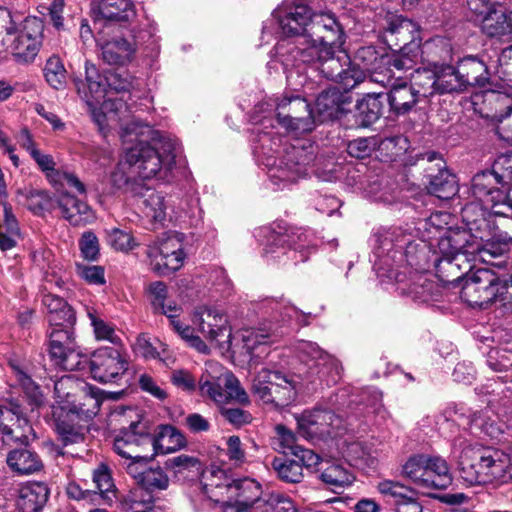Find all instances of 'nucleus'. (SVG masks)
I'll list each match as a JSON object with an SVG mask.
<instances>
[{
	"mask_svg": "<svg viewBox=\"0 0 512 512\" xmlns=\"http://www.w3.org/2000/svg\"><path fill=\"white\" fill-rule=\"evenodd\" d=\"M185 437L173 426H161L156 436H151V444L155 454L174 452L185 445Z\"/></svg>",
	"mask_w": 512,
	"mask_h": 512,
	"instance_id": "45",
	"label": "nucleus"
},
{
	"mask_svg": "<svg viewBox=\"0 0 512 512\" xmlns=\"http://www.w3.org/2000/svg\"><path fill=\"white\" fill-rule=\"evenodd\" d=\"M146 254L151 269L161 276H166L179 270L186 258L182 238L177 233H168L150 244Z\"/></svg>",
	"mask_w": 512,
	"mask_h": 512,
	"instance_id": "18",
	"label": "nucleus"
},
{
	"mask_svg": "<svg viewBox=\"0 0 512 512\" xmlns=\"http://www.w3.org/2000/svg\"><path fill=\"white\" fill-rule=\"evenodd\" d=\"M368 81L390 89L387 100L390 110L396 115H405L411 112L422 100L408 83L406 76L383 70L374 72Z\"/></svg>",
	"mask_w": 512,
	"mask_h": 512,
	"instance_id": "19",
	"label": "nucleus"
},
{
	"mask_svg": "<svg viewBox=\"0 0 512 512\" xmlns=\"http://www.w3.org/2000/svg\"><path fill=\"white\" fill-rule=\"evenodd\" d=\"M50 495L43 482H28L19 487L15 500L17 512H41Z\"/></svg>",
	"mask_w": 512,
	"mask_h": 512,
	"instance_id": "34",
	"label": "nucleus"
},
{
	"mask_svg": "<svg viewBox=\"0 0 512 512\" xmlns=\"http://www.w3.org/2000/svg\"><path fill=\"white\" fill-rule=\"evenodd\" d=\"M487 365L495 372H507L512 366V355L498 349L488 353Z\"/></svg>",
	"mask_w": 512,
	"mask_h": 512,
	"instance_id": "64",
	"label": "nucleus"
},
{
	"mask_svg": "<svg viewBox=\"0 0 512 512\" xmlns=\"http://www.w3.org/2000/svg\"><path fill=\"white\" fill-rule=\"evenodd\" d=\"M294 351L299 359L312 367L318 368L317 374L327 385L339 381L342 375V365L333 355L322 350L317 343L299 340L294 344Z\"/></svg>",
	"mask_w": 512,
	"mask_h": 512,
	"instance_id": "21",
	"label": "nucleus"
},
{
	"mask_svg": "<svg viewBox=\"0 0 512 512\" xmlns=\"http://www.w3.org/2000/svg\"><path fill=\"white\" fill-rule=\"evenodd\" d=\"M199 390L203 396L209 397L219 407L221 415L232 425L242 426L252 420L249 412L226 404L237 402L248 404L249 397L240 386L238 379L217 362H207L205 372L199 380Z\"/></svg>",
	"mask_w": 512,
	"mask_h": 512,
	"instance_id": "8",
	"label": "nucleus"
},
{
	"mask_svg": "<svg viewBox=\"0 0 512 512\" xmlns=\"http://www.w3.org/2000/svg\"><path fill=\"white\" fill-rule=\"evenodd\" d=\"M226 456L234 466H241L246 462V451L238 436L233 435L227 438Z\"/></svg>",
	"mask_w": 512,
	"mask_h": 512,
	"instance_id": "62",
	"label": "nucleus"
},
{
	"mask_svg": "<svg viewBox=\"0 0 512 512\" xmlns=\"http://www.w3.org/2000/svg\"><path fill=\"white\" fill-rule=\"evenodd\" d=\"M276 328H269L268 331L263 329L246 330L243 334L244 348L247 353L253 357L260 358L268 353V344L273 341Z\"/></svg>",
	"mask_w": 512,
	"mask_h": 512,
	"instance_id": "47",
	"label": "nucleus"
},
{
	"mask_svg": "<svg viewBox=\"0 0 512 512\" xmlns=\"http://www.w3.org/2000/svg\"><path fill=\"white\" fill-rule=\"evenodd\" d=\"M481 16V29L486 36L503 41L512 40V19L502 5L493 6Z\"/></svg>",
	"mask_w": 512,
	"mask_h": 512,
	"instance_id": "36",
	"label": "nucleus"
},
{
	"mask_svg": "<svg viewBox=\"0 0 512 512\" xmlns=\"http://www.w3.org/2000/svg\"><path fill=\"white\" fill-rule=\"evenodd\" d=\"M307 37L299 38L303 47L315 42L320 47H342L345 43L344 31L331 12L312 13Z\"/></svg>",
	"mask_w": 512,
	"mask_h": 512,
	"instance_id": "22",
	"label": "nucleus"
},
{
	"mask_svg": "<svg viewBox=\"0 0 512 512\" xmlns=\"http://www.w3.org/2000/svg\"><path fill=\"white\" fill-rule=\"evenodd\" d=\"M203 493L208 501L219 505L223 511L228 502V491L226 489L232 486V479L227 471L219 466L211 465L202 475Z\"/></svg>",
	"mask_w": 512,
	"mask_h": 512,
	"instance_id": "31",
	"label": "nucleus"
},
{
	"mask_svg": "<svg viewBox=\"0 0 512 512\" xmlns=\"http://www.w3.org/2000/svg\"><path fill=\"white\" fill-rule=\"evenodd\" d=\"M168 483L169 479L160 467L147 468L144 473H142L138 482V484L150 492L166 489Z\"/></svg>",
	"mask_w": 512,
	"mask_h": 512,
	"instance_id": "54",
	"label": "nucleus"
},
{
	"mask_svg": "<svg viewBox=\"0 0 512 512\" xmlns=\"http://www.w3.org/2000/svg\"><path fill=\"white\" fill-rule=\"evenodd\" d=\"M312 11L306 0H283L271 13L262 29V38L266 36H275L279 38L275 45V56L277 55V47L282 42H293L303 47L299 43V38L307 37Z\"/></svg>",
	"mask_w": 512,
	"mask_h": 512,
	"instance_id": "13",
	"label": "nucleus"
},
{
	"mask_svg": "<svg viewBox=\"0 0 512 512\" xmlns=\"http://www.w3.org/2000/svg\"><path fill=\"white\" fill-rule=\"evenodd\" d=\"M111 25L100 28L96 43L101 49L103 60L110 65H124L129 62L135 52L133 44L123 38L108 39Z\"/></svg>",
	"mask_w": 512,
	"mask_h": 512,
	"instance_id": "28",
	"label": "nucleus"
},
{
	"mask_svg": "<svg viewBox=\"0 0 512 512\" xmlns=\"http://www.w3.org/2000/svg\"><path fill=\"white\" fill-rule=\"evenodd\" d=\"M259 309L261 310L263 317L267 316L276 322L282 321L285 323L296 321L297 323L306 324L304 320L307 315L284 299H263L259 302Z\"/></svg>",
	"mask_w": 512,
	"mask_h": 512,
	"instance_id": "40",
	"label": "nucleus"
},
{
	"mask_svg": "<svg viewBox=\"0 0 512 512\" xmlns=\"http://www.w3.org/2000/svg\"><path fill=\"white\" fill-rule=\"evenodd\" d=\"M128 366L129 357L121 347H100L90 357L91 376L100 383L117 382Z\"/></svg>",
	"mask_w": 512,
	"mask_h": 512,
	"instance_id": "20",
	"label": "nucleus"
},
{
	"mask_svg": "<svg viewBox=\"0 0 512 512\" xmlns=\"http://www.w3.org/2000/svg\"><path fill=\"white\" fill-rule=\"evenodd\" d=\"M383 57H388V55H379L373 46H363L357 50L355 60L359 61L364 69L369 72V75H366V80H369L371 75L379 68L381 58ZM372 83L367 81L363 84L368 87Z\"/></svg>",
	"mask_w": 512,
	"mask_h": 512,
	"instance_id": "53",
	"label": "nucleus"
},
{
	"mask_svg": "<svg viewBox=\"0 0 512 512\" xmlns=\"http://www.w3.org/2000/svg\"><path fill=\"white\" fill-rule=\"evenodd\" d=\"M277 55L287 71V84L294 91L307 84V77L300 70L301 64L311 65L324 78L340 84L346 92L367 82L364 70L351 62L342 47H320L315 42L300 47L293 42H282L277 47Z\"/></svg>",
	"mask_w": 512,
	"mask_h": 512,
	"instance_id": "4",
	"label": "nucleus"
},
{
	"mask_svg": "<svg viewBox=\"0 0 512 512\" xmlns=\"http://www.w3.org/2000/svg\"><path fill=\"white\" fill-rule=\"evenodd\" d=\"M271 465L278 478L284 482L299 483L303 479L302 465L296 459L276 457Z\"/></svg>",
	"mask_w": 512,
	"mask_h": 512,
	"instance_id": "50",
	"label": "nucleus"
},
{
	"mask_svg": "<svg viewBox=\"0 0 512 512\" xmlns=\"http://www.w3.org/2000/svg\"><path fill=\"white\" fill-rule=\"evenodd\" d=\"M437 72V94L452 93L464 90L465 84L460 78L457 67L451 65L432 64Z\"/></svg>",
	"mask_w": 512,
	"mask_h": 512,
	"instance_id": "48",
	"label": "nucleus"
},
{
	"mask_svg": "<svg viewBox=\"0 0 512 512\" xmlns=\"http://www.w3.org/2000/svg\"><path fill=\"white\" fill-rule=\"evenodd\" d=\"M382 92H368L356 105L355 122L360 127H369L375 123L382 111V103L379 100Z\"/></svg>",
	"mask_w": 512,
	"mask_h": 512,
	"instance_id": "43",
	"label": "nucleus"
},
{
	"mask_svg": "<svg viewBox=\"0 0 512 512\" xmlns=\"http://www.w3.org/2000/svg\"><path fill=\"white\" fill-rule=\"evenodd\" d=\"M476 257H479V259L482 261L479 255L471 256L473 259ZM492 259L493 258H490L488 261L483 260V262L488 263ZM469 260L470 256H467L466 258H461L459 261V273L462 274L459 280H455L454 282H442L447 284H459L463 281L460 291L461 299L471 307H483L484 305L493 302V297L495 295L493 294V284L496 280H498V274L490 268L483 267L476 269L468 275H465L466 271H470L472 268L469 264Z\"/></svg>",
	"mask_w": 512,
	"mask_h": 512,
	"instance_id": "16",
	"label": "nucleus"
},
{
	"mask_svg": "<svg viewBox=\"0 0 512 512\" xmlns=\"http://www.w3.org/2000/svg\"><path fill=\"white\" fill-rule=\"evenodd\" d=\"M349 102L350 97L336 87L322 91L317 96L315 103L319 121L338 118L344 111V105Z\"/></svg>",
	"mask_w": 512,
	"mask_h": 512,
	"instance_id": "38",
	"label": "nucleus"
},
{
	"mask_svg": "<svg viewBox=\"0 0 512 512\" xmlns=\"http://www.w3.org/2000/svg\"><path fill=\"white\" fill-rule=\"evenodd\" d=\"M32 430L28 420L22 416L16 404L10 407L0 405V436L4 443L11 441H28V433Z\"/></svg>",
	"mask_w": 512,
	"mask_h": 512,
	"instance_id": "26",
	"label": "nucleus"
},
{
	"mask_svg": "<svg viewBox=\"0 0 512 512\" xmlns=\"http://www.w3.org/2000/svg\"><path fill=\"white\" fill-rule=\"evenodd\" d=\"M443 417L447 422L456 423L464 428H474L492 435L493 420L489 416L488 409L485 411H471L464 404H453L445 409Z\"/></svg>",
	"mask_w": 512,
	"mask_h": 512,
	"instance_id": "29",
	"label": "nucleus"
},
{
	"mask_svg": "<svg viewBox=\"0 0 512 512\" xmlns=\"http://www.w3.org/2000/svg\"><path fill=\"white\" fill-rule=\"evenodd\" d=\"M56 430L64 445L80 443L85 438V428L80 425L71 424L65 420L58 419Z\"/></svg>",
	"mask_w": 512,
	"mask_h": 512,
	"instance_id": "56",
	"label": "nucleus"
},
{
	"mask_svg": "<svg viewBox=\"0 0 512 512\" xmlns=\"http://www.w3.org/2000/svg\"><path fill=\"white\" fill-rule=\"evenodd\" d=\"M0 50L11 55L21 65L31 64L36 59L43 43L44 22L36 16H27L22 21L0 7Z\"/></svg>",
	"mask_w": 512,
	"mask_h": 512,
	"instance_id": "9",
	"label": "nucleus"
},
{
	"mask_svg": "<svg viewBox=\"0 0 512 512\" xmlns=\"http://www.w3.org/2000/svg\"><path fill=\"white\" fill-rule=\"evenodd\" d=\"M106 237L108 244L121 252H129L139 245L129 232L119 228L106 230Z\"/></svg>",
	"mask_w": 512,
	"mask_h": 512,
	"instance_id": "55",
	"label": "nucleus"
},
{
	"mask_svg": "<svg viewBox=\"0 0 512 512\" xmlns=\"http://www.w3.org/2000/svg\"><path fill=\"white\" fill-rule=\"evenodd\" d=\"M450 215L445 212H436L430 215V217L420 220L417 223V230L421 233V244H419L418 251L421 259L426 257V251L432 252V262L436 270V275L440 281L454 282L459 280L462 274L459 273L461 258L467 256H476L480 253H469L465 249H460L455 257L451 258L441 252L439 242L443 237H446L452 229H447L448 220ZM462 231H469L463 229Z\"/></svg>",
	"mask_w": 512,
	"mask_h": 512,
	"instance_id": "10",
	"label": "nucleus"
},
{
	"mask_svg": "<svg viewBox=\"0 0 512 512\" xmlns=\"http://www.w3.org/2000/svg\"><path fill=\"white\" fill-rule=\"evenodd\" d=\"M124 157L112 171L110 180L117 189L138 193L144 180L170 182L180 150L178 140L138 121L128 123L121 134Z\"/></svg>",
	"mask_w": 512,
	"mask_h": 512,
	"instance_id": "2",
	"label": "nucleus"
},
{
	"mask_svg": "<svg viewBox=\"0 0 512 512\" xmlns=\"http://www.w3.org/2000/svg\"><path fill=\"white\" fill-rule=\"evenodd\" d=\"M49 356L55 365L63 370L73 371L79 368L82 354L78 346H52L48 345Z\"/></svg>",
	"mask_w": 512,
	"mask_h": 512,
	"instance_id": "49",
	"label": "nucleus"
},
{
	"mask_svg": "<svg viewBox=\"0 0 512 512\" xmlns=\"http://www.w3.org/2000/svg\"><path fill=\"white\" fill-rule=\"evenodd\" d=\"M375 31L390 49L399 46L401 41L409 40L398 52L381 58L380 66L375 72L387 70L402 75L419 64L432 66L449 53L446 39L436 36L422 44L420 26L411 19L390 11L378 14Z\"/></svg>",
	"mask_w": 512,
	"mask_h": 512,
	"instance_id": "3",
	"label": "nucleus"
},
{
	"mask_svg": "<svg viewBox=\"0 0 512 512\" xmlns=\"http://www.w3.org/2000/svg\"><path fill=\"white\" fill-rule=\"evenodd\" d=\"M408 83L421 99H427L437 94V72L435 66L415 68L408 78Z\"/></svg>",
	"mask_w": 512,
	"mask_h": 512,
	"instance_id": "44",
	"label": "nucleus"
},
{
	"mask_svg": "<svg viewBox=\"0 0 512 512\" xmlns=\"http://www.w3.org/2000/svg\"><path fill=\"white\" fill-rule=\"evenodd\" d=\"M399 274V281L395 280L398 284V291L401 295L407 296L415 302L426 303L434 300L438 295V288L435 282L429 279L425 274L415 272L410 274L407 282L404 281V272L396 271Z\"/></svg>",
	"mask_w": 512,
	"mask_h": 512,
	"instance_id": "30",
	"label": "nucleus"
},
{
	"mask_svg": "<svg viewBox=\"0 0 512 512\" xmlns=\"http://www.w3.org/2000/svg\"><path fill=\"white\" fill-rule=\"evenodd\" d=\"M7 464L10 469L20 475H29L42 469L40 457L28 448L14 449L7 455Z\"/></svg>",
	"mask_w": 512,
	"mask_h": 512,
	"instance_id": "42",
	"label": "nucleus"
},
{
	"mask_svg": "<svg viewBox=\"0 0 512 512\" xmlns=\"http://www.w3.org/2000/svg\"><path fill=\"white\" fill-rule=\"evenodd\" d=\"M261 227L257 237L264 238L262 255L267 261L304 262L317 243L312 231L303 228Z\"/></svg>",
	"mask_w": 512,
	"mask_h": 512,
	"instance_id": "12",
	"label": "nucleus"
},
{
	"mask_svg": "<svg viewBox=\"0 0 512 512\" xmlns=\"http://www.w3.org/2000/svg\"><path fill=\"white\" fill-rule=\"evenodd\" d=\"M252 391L266 404L286 407L296 400L298 388L294 377L263 368L253 380Z\"/></svg>",
	"mask_w": 512,
	"mask_h": 512,
	"instance_id": "17",
	"label": "nucleus"
},
{
	"mask_svg": "<svg viewBox=\"0 0 512 512\" xmlns=\"http://www.w3.org/2000/svg\"><path fill=\"white\" fill-rule=\"evenodd\" d=\"M151 435L139 422L122 429L114 439V451L121 457H138V453L150 447Z\"/></svg>",
	"mask_w": 512,
	"mask_h": 512,
	"instance_id": "27",
	"label": "nucleus"
},
{
	"mask_svg": "<svg viewBox=\"0 0 512 512\" xmlns=\"http://www.w3.org/2000/svg\"><path fill=\"white\" fill-rule=\"evenodd\" d=\"M512 181L506 171H481L474 175L471 193L479 203H467L462 218L469 231H452L439 242L441 252L453 258L460 249L480 253L484 261L501 255L494 241L512 240Z\"/></svg>",
	"mask_w": 512,
	"mask_h": 512,
	"instance_id": "1",
	"label": "nucleus"
},
{
	"mask_svg": "<svg viewBox=\"0 0 512 512\" xmlns=\"http://www.w3.org/2000/svg\"><path fill=\"white\" fill-rule=\"evenodd\" d=\"M141 199L144 213L154 221H163L166 217L167 204L164 196L156 190L147 187L144 183L139 187V192L134 193Z\"/></svg>",
	"mask_w": 512,
	"mask_h": 512,
	"instance_id": "46",
	"label": "nucleus"
},
{
	"mask_svg": "<svg viewBox=\"0 0 512 512\" xmlns=\"http://www.w3.org/2000/svg\"><path fill=\"white\" fill-rule=\"evenodd\" d=\"M254 512H296V509L290 499L271 495L262 503V509L255 507Z\"/></svg>",
	"mask_w": 512,
	"mask_h": 512,
	"instance_id": "63",
	"label": "nucleus"
},
{
	"mask_svg": "<svg viewBox=\"0 0 512 512\" xmlns=\"http://www.w3.org/2000/svg\"><path fill=\"white\" fill-rule=\"evenodd\" d=\"M86 84L75 80L78 94L89 107H94L106 97V79L103 80L94 64L85 63Z\"/></svg>",
	"mask_w": 512,
	"mask_h": 512,
	"instance_id": "37",
	"label": "nucleus"
},
{
	"mask_svg": "<svg viewBox=\"0 0 512 512\" xmlns=\"http://www.w3.org/2000/svg\"><path fill=\"white\" fill-rule=\"evenodd\" d=\"M192 321L198 331L207 339L218 343L224 342L223 338H226L227 342L230 341L231 331L228 319L220 310L207 306L198 307Z\"/></svg>",
	"mask_w": 512,
	"mask_h": 512,
	"instance_id": "24",
	"label": "nucleus"
},
{
	"mask_svg": "<svg viewBox=\"0 0 512 512\" xmlns=\"http://www.w3.org/2000/svg\"><path fill=\"white\" fill-rule=\"evenodd\" d=\"M157 27L154 22L148 21L144 27L140 28L134 34L135 45H145L150 48L151 51L158 50V37L156 36Z\"/></svg>",
	"mask_w": 512,
	"mask_h": 512,
	"instance_id": "61",
	"label": "nucleus"
},
{
	"mask_svg": "<svg viewBox=\"0 0 512 512\" xmlns=\"http://www.w3.org/2000/svg\"><path fill=\"white\" fill-rule=\"evenodd\" d=\"M403 474L427 495L431 490L446 489L452 483L449 466L439 456L414 455L404 464Z\"/></svg>",
	"mask_w": 512,
	"mask_h": 512,
	"instance_id": "15",
	"label": "nucleus"
},
{
	"mask_svg": "<svg viewBox=\"0 0 512 512\" xmlns=\"http://www.w3.org/2000/svg\"><path fill=\"white\" fill-rule=\"evenodd\" d=\"M352 403L350 391L346 388L339 389L328 398V408L317 406L296 416L299 433L304 438L311 440L332 436L333 429L338 427L341 422L339 416L332 409L340 410L349 407Z\"/></svg>",
	"mask_w": 512,
	"mask_h": 512,
	"instance_id": "14",
	"label": "nucleus"
},
{
	"mask_svg": "<svg viewBox=\"0 0 512 512\" xmlns=\"http://www.w3.org/2000/svg\"><path fill=\"white\" fill-rule=\"evenodd\" d=\"M228 502L223 512H254L255 507L262 509V485L255 479L245 477L232 481L228 489Z\"/></svg>",
	"mask_w": 512,
	"mask_h": 512,
	"instance_id": "23",
	"label": "nucleus"
},
{
	"mask_svg": "<svg viewBox=\"0 0 512 512\" xmlns=\"http://www.w3.org/2000/svg\"><path fill=\"white\" fill-rule=\"evenodd\" d=\"M316 473L318 479L332 489L345 488L355 480L351 470L339 461L325 460L321 462Z\"/></svg>",
	"mask_w": 512,
	"mask_h": 512,
	"instance_id": "39",
	"label": "nucleus"
},
{
	"mask_svg": "<svg viewBox=\"0 0 512 512\" xmlns=\"http://www.w3.org/2000/svg\"><path fill=\"white\" fill-rule=\"evenodd\" d=\"M73 325L74 324L50 326V331L48 334V336H49L48 345L77 346L75 338H74Z\"/></svg>",
	"mask_w": 512,
	"mask_h": 512,
	"instance_id": "58",
	"label": "nucleus"
},
{
	"mask_svg": "<svg viewBox=\"0 0 512 512\" xmlns=\"http://www.w3.org/2000/svg\"><path fill=\"white\" fill-rule=\"evenodd\" d=\"M92 12L95 30L105 25L112 26L111 22H129L136 16L132 0H94Z\"/></svg>",
	"mask_w": 512,
	"mask_h": 512,
	"instance_id": "25",
	"label": "nucleus"
},
{
	"mask_svg": "<svg viewBox=\"0 0 512 512\" xmlns=\"http://www.w3.org/2000/svg\"><path fill=\"white\" fill-rule=\"evenodd\" d=\"M493 286V294H495L493 302H499L504 306L512 305V276L498 275V280L494 282Z\"/></svg>",
	"mask_w": 512,
	"mask_h": 512,
	"instance_id": "60",
	"label": "nucleus"
},
{
	"mask_svg": "<svg viewBox=\"0 0 512 512\" xmlns=\"http://www.w3.org/2000/svg\"><path fill=\"white\" fill-rule=\"evenodd\" d=\"M88 317L90 319L97 340H106L115 345L120 342V338L116 335L113 326L99 318L95 312L89 311Z\"/></svg>",
	"mask_w": 512,
	"mask_h": 512,
	"instance_id": "57",
	"label": "nucleus"
},
{
	"mask_svg": "<svg viewBox=\"0 0 512 512\" xmlns=\"http://www.w3.org/2000/svg\"><path fill=\"white\" fill-rule=\"evenodd\" d=\"M43 305L48 312L50 326L68 325L76 322L75 312L72 307L61 297L53 294H44Z\"/></svg>",
	"mask_w": 512,
	"mask_h": 512,
	"instance_id": "41",
	"label": "nucleus"
},
{
	"mask_svg": "<svg viewBox=\"0 0 512 512\" xmlns=\"http://www.w3.org/2000/svg\"><path fill=\"white\" fill-rule=\"evenodd\" d=\"M489 56L486 52L467 55L457 63L459 77L467 86L484 87L489 80Z\"/></svg>",
	"mask_w": 512,
	"mask_h": 512,
	"instance_id": "32",
	"label": "nucleus"
},
{
	"mask_svg": "<svg viewBox=\"0 0 512 512\" xmlns=\"http://www.w3.org/2000/svg\"><path fill=\"white\" fill-rule=\"evenodd\" d=\"M47 84L55 90H63L67 85V71L62 60L57 56L47 59L43 68Z\"/></svg>",
	"mask_w": 512,
	"mask_h": 512,
	"instance_id": "51",
	"label": "nucleus"
},
{
	"mask_svg": "<svg viewBox=\"0 0 512 512\" xmlns=\"http://www.w3.org/2000/svg\"><path fill=\"white\" fill-rule=\"evenodd\" d=\"M275 431V449L281 451L283 454H293V452L296 450V447L300 446L296 444V437L294 433L283 425H277Z\"/></svg>",
	"mask_w": 512,
	"mask_h": 512,
	"instance_id": "59",
	"label": "nucleus"
},
{
	"mask_svg": "<svg viewBox=\"0 0 512 512\" xmlns=\"http://www.w3.org/2000/svg\"><path fill=\"white\" fill-rule=\"evenodd\" d=\"M374 270L380 278L398 280L396 271L406 266L416 270H426L429 266L422 263L418 243H413L400 228H381L373 235Z\"/></svg>",
	"mask_w": 512,
	"mask_h": 512,
	"instance_id": "7",
	"label": "nucleus"
},
{
	"mask_svg": "<svg viewBox=\"0 0 512 512\" xmlns=\"http://www.w3.org/2000/svg\"><path fill=\"white\" fill-rule=\"evenodd\" d=\"M56 202L61 216L72 226H85L95 218L93 210L85 201L68 192L59 193Z\"/></svg>",
	"mask_w": 512,
	"mask_h": 512,
	"instance_id": "33",
	"label": "nucleus"
},
{
	"mask_svg": "<svg viewBox=\"0 0 512 512\" xmlns=\"http://www.w3.org/2000/svg\"><path fill=\"white\" fill-rule=\"evenodd\" d=\"M269 101L258 105L252 116V122L259 126L254 131L256 137L253 140V153L255 154V147L259 145L260 135L268 132L278 143V145H275L273 142L267 144L268 148L270 146L273 147V151L270 154L280 156L287 144L283 145L281 137L273 131L274 119L271 116V112H276V121L280 126L293 133L312 131L315 127L316 118L313 115L309 102L300 94H286L282 98L277 97Z\"/></svg>",
	"mask_w": 512,
	"mask_h": 512,
	"instance_id": "6",
	"label": "nucleus"
},
{
	"mask_svg": "<svg viewBox=\"0 0 512 512\" xmlns=\"http://www.w3.org/2000/svg\"><path fill=\"white\" fill-rule=\"evenodd\" d=\"M346 455L355 465L373 467L377 462L376 451L361 441L350 443Z\"/></svg>",
	"mask_w": 512,
	"mask_h": 512,
	"instance_id": "52",
	"label": "nucleus"
},
{
	"mask_svg": "<svg viewBox=\"0 0 512 512\" xmlns=\"http://www.w3.org/2000/svg\"><path fill=\"white\" fill-rule=\"evenodd\" d=\"M278 145L276 140L265 132L259 137V145L255 147V157L259 165L266 168L269 181L275 189H284L308 175L311 165L315 162L314 173L322 181L332 182L338 179L340 166L329 160L322 166L321 160L316 159L317 147L306 139H296L283 148L280 156L271 155L273 147L268 143Z\"/></svg>",
	"mask_w": 512,
	"mask_h": 512,
	"instance_id": "5",
	"label": "nucleus"
},
{
	"mask_svg": "<svg viewBox=\"0 0 512 512\" xmlns=\"http://www.w3.org/2000/svg\"><path fill=\"white\" fill-rule=\"evenodd\" d=\"M426 156L429 162L438 160L437 166L439 168L437 174H427L429 178L427 186L429 193L442 200L452 198L458 192L455 176L442 167L444 161L437 153L430 152Z\"/></svg>",
	"mask_w": 512,
	"mask_h": 512,
	"instance_id": "35",
	"label": "nucleus"
},
{
	"mask_svg": "<svg viewBox=\"0 0 512 512\" xmlns=\"http://www.w3.org/2000/svg\"><path fill=\"white\" fill-rule=\"evenodd\" d=\"M462 443H459L461 446ZM458 443L453 444L452 453L458 459L460 477L469 485H484L504 482L507 474V459L497 450L478 445H466L458 450Z\"/></svg>",
	"mask_w": 512,
	"mask_h": 512,
	"instance_id": "11",
	"label": "nucleus"
}]
</instances>
